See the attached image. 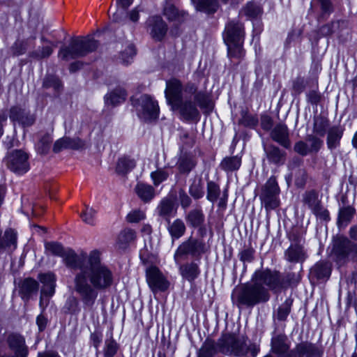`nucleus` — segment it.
I'll list each match as a JSON object with an SVG mask.
<instances>
[{
    "label": "nucleus",
    "instance_id": "f257e3e1",
    "mask_svg": "<svg viewBox=\"0 0 357 357\" xmlns=\"http://www.w3.org/2000/svg\"><path fill=\"white\" fill-rule=\"evenodd\" d=\"M75 269L79 270L74 278L75 290L85 303H93L97 290H105L114 283L112 270L102 261L98 250L81 255Z\"/></svg>",
    "mask_w": 357,
    "mask_h": 357
},
{
    "label": "nucleus",
    "instance_id": "f03ea898",
    "mask_svg": "<svg viewBox=\"0 0 357 357\" xmlns=\"http://www.w3.org/2000/svg\"><path fill=\"white\" fill-rule=\"evenodd\" d=\"M165 93L167 101L172 107L182 99L187 98L188 96H193V98L202 109H206L210 106V100L204 92L197 91V86L192 83L183 85L175 78L167 81Z\"/></svg>",
    "mask_w": 357,
    "mask_h": 357
},
{
    "label": "nucleus",
    "instance_id": "7ed1b4c3",
    "mask_svg": "<svg viewBox=\"0 0 357 357\" xmlns=\"http://www.w3.org/2000/svg\"><path fill=\"white\" fill-rule=\"evenodd\" d=\"M270 298V292L264 287L259 286L252 281L251 283L236 289L231 296L233 303L239 307L242 305L254 307L257 304L266 303Z\"/></svg>",
    "mask_w": 357,
    "mask_h": 357
},
{
    "label": "nucleus",
    "instance_id": "20e7f679",
    "mask_svg": "<svg viewBox=\"0 0 357 357\" xmlns=\"http://www.w3.org/2000/svg\"><path fill=\"white\" fill-rule=\"evenodd\" d=\"M217 344L220 351L236 356H245L250 354L252 357H256L260 350L259 344L248 342L247 337L229 333L222 335Z\"/></svg>",
    "mask_w": 357,
    "mask_h": 357
},
{
    "label": "nucleus",
    "instance_id": "39448f33",
    "mask_svg": "<svg viewBox=\"0 0 357 357\" xmlns=\"http://www.w3.org/2000/svg\"><path fill=\"white\" fill-rule=\"evenodd\" d=\"M349 236H339L333 243V253L341 264L357 261V225L350 227Z\"/></svg>",
    "mask_w": 357,
    "mask_h": 357
},
{
    "label": "nucleus",
    "instance_id": "423d86ee",
    "mask_svg": "<svg viewBox=\"0 0 357 357\" xmlns=\"http://www.w3.org/2000/svg\"><path fill=\"white\" fill-rule=\"evenodd\" d=\"M244 36V26L241 22L238 20H231L227 24L223 38L227 45L229 56L240 58L243 55L242 46Z\"/></svg>",
    "mask_w": 357,
    "mask_h": 357
},
{
    "label": "nucleus",
    "instance_id": "0eeeda50",
    "mask_svg": "<svg viewBox=\"0 0 357 357\" xmlns=\"http://www.w3.org/2000/svg\"><path fill=\"white\" fill-rule=\"evenodd\" d=\"M98 45L97 41L89 36L76 38L71 40L69 47H62L60 50L59 56L64 60L84 56L94 51Z\"/></svg>",
    "mask_w": 357,
    "mask_h": 357
},
{
    "label": "nucleus",
    "instance_id": "6e6552de",
    "mask_svg": "<svg viewBox=\"0 0 357 357\" xmlns=\"http://www.w3.org/2000/svg\"><path fill=\"white\" fill-rule=\"evenodd\" d=\"M251 281L264 287L268 292H279L284 289L283 275L277 270L268 268L257 270L253 273Z\"/></svg>",
    "mask_w": 357,
    "mask_h": 357
},
{
    "label": "nucleus",
    "instance_id": "1a4fd4ad",
    "mask_svg": "<svg viewBox=\"0 0 357 357\" xmlns=\"http://www.w3.org/2000/svg\"><path fill=\"white\" fill-rule=\"evenodd\" d=\"M134 106L139 112V115L145 121L155 120L158 117L159 107L158 102L148 95H142L132 100Z\"/></svg>",
    "mask_w": 357,
    "mask_h": 357
},
{
    "label": "nucleus",
    "instance_id": "9d476101",
    "mask_svg": "<svg viewBox=\"0 0 357 357\" xmlns=\"http://www.w3.org/2000/svg\"><path fill=\"white\" fill-rule=\"evenodd\" d=\"M205 252L204 243L198 239L190 238L183 242L174 253V260L176 264L187 258L188 255L193 257L200 256Z\"/></svg>",
    "mask_w": 357,
    "mask_h": 357
},
{
    "label": "nucleus",
    "instance_id": "9b49d317",
    "mask_svg": "<svg viewBox=\"0 0 357 357\" xmlns=\"http://www.w3.org/2000/svg\"><path fill=\"white\" fill-rule=\"evenodd\" d=\"M260 199L266 211L276 208L279 206L280 188L275 177L271 176L265 184Z\"/></svg>",
    "mask_w": 357,
    "mask_h": 357
},
{
    "label": "nucleus",
    "instance_id": "f8f14e48",
    "mask_svg": "<svg viewBox=\"0 0 357 357\" xmlns=\"http://www.w3.org/2000/svg\"><path fill=\"white\" fill-rule=\"evenodd\" d=\"M29 156L21 150H15L7 157V166L9 169L17 174H23L29 169Z\"/></svg>",
    "mask_w": 357,
    "mask_h": 357
},
{
    "label": "nucleus",
    "instance_id": "ddd939ff",
    "mask_svg": "<svg viewBox=\"0 0 357 357\" xmlns=\"http://www.w3.org/2000/svg\"><path fill=\"white\" fill-rule=\"evenodd\" d=\"M46 250L52 255L63 258L66 265L70 268H75L77 261L80 260L81 255H77L73 250H66L63 247L55 242H49L45 244Z\"/></svg>",
    "mask_w": 357,
    "mask_h": 357
},
{
    "label": "nucleus",
    "instance_id": "4468645a",
    "mask_svg": "<svg viewBox=\"0 0 357 357\" xmlns=\"http://www.w3.org/2000/svg\"><path fill=\"white\" fill-rule=\"evenodd\" d=\"M199 106L193 96H188L172 106L174 109L179 111L182 118L185 121H192L199 117V112L197 107Z\"/></svg>",
    "mask_w": 357,
    "mask_h": 357
},
{
    "label": "nucleus",
    "instance_id": "2eb2a0df",
    "mask_svg": "<svg viewBox=\"0 0 357 357\" xmlns=\"http://www.w3.org/2000/svg\"><path fill=\"white\" fill-rule=\"evenodd\" d=\"M147 283L153 292L165 291L169 287V282L159 270L155 266H151L146 271Z\"/></svg>",
    "mask_w": 357,
    "mask_h": 357
},
{
    "label": "nucleus",
    "instance_id": "dca6fc26",
    "mask_svg": "<svg viewBox=\"0 0 357 357\" xmlns=\"http://www.w3.org/2000/svg\"><path fill=\"white\" fill-rule=\"evenodd\" d=\"M323 351L319 347L305 341L296 344L288 357H321Z\"/></svg>",
    "mask_w": 357,
    "mask_h": 357
},
{
    "label": "nucleus",
    "instance_id": "f3484780",
    "mask_svg": "<svg viewBox=\"0 0 357 357\" xmlns=\"http://www.w3.org/2000/svg\"><path fill=\"white\" fill-rule=\"evenodd\" d=\"M38 279L43 284V287L41 289V296L40 300V305L41 306L43 305V298L45 296L50 297L54 295L55 292L56 278L53 273L48 272L46 273L40 274Z\"/></svg>",
    "mask_w": 357,
    "mask_h": 357
},
{
    "label": "nucleus",
    "instance_id": "a211bd4d",
    "mask_svg": "<svg viewBox=\"0 0 357 357\" xmlns=\"http://www.w3.org/2000/svg\"><path fill=\"white\" fill-rule=\"evenodd\" d=\"M178 206L171 197H165L157 206L158 214L162 217L166 221H169L171 218L174 217L177 213Z\"/></svg>",
    "mask_w": 357,
    "mask_h": 357
},
{
    "label": "nucleus",
    "instance_id": "6ab92c4d",
    "mask_svg": "<svg viewBox=\"0 0 357 357\" xmlns=\"http://www.w3.org/2000/svg\"><path fill=\"white\" fill-rule=\"evenodd\" d=\"M271 137L275 142L286 149L291 146L289 129L285 124L276 125L271 132Z\"/></svg>",
    "mask_w": 357,
    "mask_h": 357
},
{
    "label": "nucleus",
    "instance_id": "aec40b11",
    "mask_svg": "<svg viewBox=\"0 0 357 357\" xmlns=\"http://www.w3.org/2000/svg\"><path fill=\"white\" fill-rule=\"evenodd\" d=\"M148 24L151 27V34L157 40H161L165 36L167 27L165 22L159 16L151 17L148 20Z\"/></svg>",
    "mask_w": 357,
    "mask_h": 357
},
{
    "label": "nucleus",
    "instance_id": "412c9836",
    "mask_svg": "<svg viewBox=\"0 0 357 357\" xmlns=\"http://www.w3.org/2000/svg\"><path fill=\"white\" fill-rule=\"evenodd\" d=\"M38 282L31 278H25L19 284V294L22 299L28 301L33 294L37 293L38 290Z\"/></svg>",
    "mask_w": 357,
    "mask_h": 357
},
{
    "label": "nucleus",
    "instance_id": "4be33fe9",
    "mask_svg": "<svg viewBox=\"0 0 357 357\" xmlns=\"http://www.w3.org/2000/svg\"><path fill=\"white\" fill-rule=\"evenodd\" d=\"M343 133L344 128L340 126H334L328 129L326 144L329 149H335L340 146Z\"/></svg>",
    "mask_w": 357,
    "mask_h": 357
},
{
    "label": "nucleus",
    "instance_id": "5701e85b",
    "mask_svg": "<svg viewBox=\"0 0 357 357\" xmlns=\"http://www.w3.org/2000/svg\"><path fill=\"white\" fill-rule=\"evenodd\" d=\"M167 222L168 223L167 229L173 242L175 240L179 239L185 234L186 227L181 219L177 218L172 222L169 220Z\"/></svg>",
    "mask_w": 357,
    "mask_h": 357
},
{
    "label": "nucleus",
    "instance_id": "b1692460",
    "mask_svg": "<svg viewBox=\"0 0 357 357\" xmlns=\"http://www.w3.org/2000/svg\"><path fill=\"white\" fill-rule=\"evenodd\" d=\"M84 145V142L79 138L63 137L54 143L53 150L54 152H59L63 149H79L82 148Z\"/></svg>",
    "mask_w": 357,
    "mask_h": 357
},
{
    "label": "nucleus",
    "instance_id": "393cba45",
    "mask_svg": "<svg viewBox=\"0 0 357 357\" xmlns=\"http://www.w3.org/2000/svg\"><path fill=\"white\" fill-rule=\"evenodd\" d=\"M136 238V233L131 229H125L118 235L115 246L119 250H124Z\"/></svg>",
    "mask_w": 357,
    "mask_h": 357
},
{
    "label": "nucleus",
    "instance_id": "a878e982",
    "mask_svg": "<svg viewBox=\"0 0 357 357\" xmlns=\"http://www.w3.org/2000/svg\"><path fill=\"white\" fill-rule=\"evenodd\" d=\"M196 158L190 154H184L181 155L177 162V167L180 173L188 174L197 165Z\"/></svg>",
    "mask_w": 357,
    "mask_h": 357
},
{
    "label": "nucleus",
    "instance_id": "bb28decb",
    "mask_svg": "<svg viewBox=\"0 0 357 357\" xmlns=\"http://www.w3.org/2000/svg\"><path fill=\"white\" fill-rule=\"evenodd\" d=\"M179 271L182 277L189 282L194 281L200 274L199 265L195 262L181 265Z\"/></svg>",
    "mask_w": 357,
    "mask_h": 357
},
{
    "label": "nucleus",
    "instance_id": "cd10ccee",
    "mask_svg": "<svg viewBox=\"0 0 357 357\" xmlns=\"http://www.w3.org/2000/svg\"><path fill=\"white\" fill-rule=\"evenodd\" d=\"M268 160L274 164H283L285 160L286 153L274 145H269L264 147Z\"/></svg>",
    "mask_w": 357,
    "mask_h": 357
},
{
    "label": "nucleus",
    "instance_id": "c85d7f7f",
    "mask_svg": "<svg viewBox=\"0 0 357 357\" xmlns=\"http://www.w3.org/2000/svg\"><path fill=\"white\" fill-rule=\"evenodd\" d=\"M284 256L287 261L294 263L301 262L305 258V252L299 245H291L285 251Z\"/></svg>",
    "mask_w": 357,
    "mask_h": 357
},
{
    "label": "nucleus",
    "instance_id": "c756f323",
    "mask_svg": "<svg viewBox=\"0 0 357 357\" xmlns=\"http://www.w3.org/2000/svg\"><path fill=\"white\" fill-rule=\"evenodd\" d=\"M164 15L170 22L179 24L184 21L185 13L179 10L176 6L167 4L164 8Z\"/></svg>",
    "mask_w": 357,
    "mask_h": 357
},
{
    "label": "nucleus",
    "instance_id": "7c9ffc66",
    "mask_svg": "<svg viewBox=\"0 0 357 357\" xmlns=\"http://www.w3.org/2000/svg\"><path fill=\"white\" fill-rule=\"evenodd\" d=\"M135 190L138 197L144 202L151 201L155 196L154 188L149 184L138 183Z\"/></svg>",
    "mask_w": 357,
    "mask_h": 357
},
{
    "label": "nucleus",
    "instance_id": "2f4dec72",
    "mask_svg": "<svg viewBox=\"0 0 357 357\" xmlns=\"http://www.w3.org/2000/svg\"><path fill=\"white\" fill-rule=\"evenodd\" d=\"M126 97V91L121 87H118L106 96L105 101L107 104L115 106L123 102Z\"/></svg>",
    "mask_w": 357,
    "mask_h": 357
},
{
    "label": "nucleus",
    "instance_id": "473e14b6",
    "mask_svg": "<svg viewBox=\"0 0 357 357\" xmlns=\"http://www.w3.org/2000/svg\"><path fill=\"white\" fill-rule=\"evenodd\" d=\"M185 220L190 226L198 227L204 223V215L201 209H193L187 214Z\"/></svg>",
    "mask_w": 357,
    "mask_h": 357
},
{
    "label": "nucleus",
    "instance_id": "72a5a7b5",
    "mask_svg": "<svg viewBox=\"0 0 357 357\" xmlns=\"http://www.w3.org/2000/svg\"><path fill=\"white\" fill-rule=\"evenodd\" d=\"M197 10L214 13L218 9V0H192Z\"/></svg>",
    "mask_w": 357,
    "mask_h": 357
},
{
    "label": "nucleus",
    "instance_id": "f704fd0d",
    "mask_svg": "<svg viewBox=\"0 0 357 357\" xmlns=\"http://www.w3.org/2000/svg\"><path fill=\"white\" fill-rule=\"evenodd\" d=\"M329 126V120L321 115H319L314 119L313 132L314 133L323 137L325 135Z\"/></svg>",
    "mask_w": 357,
    "mask_h": 357
},
{
    "label": "nucleus",
    "instance_id": "c9c22d12",
    "mask_svg": "<svg viewBox=\"0 0 357 357\" xmlns=\"http://www.w3.org/2000/svg\"><path fill=\"white\" fill-rule=\"evenodd\" d=\"M136 165V162L133 159L123 157L118 160L116 165V171L119 174H126L131 171Z\"/></svg>",
    "mask_w": 357,
    "mask_h": 357
},
{
    "label": "nucleus",
    "instance_id": "e433bc0d",
    "mask_svg": "<svg viewBox=\"0 0 357 357\" xmlns=\"http://www.w3.org/2000/svg\"><path fill=\"white\" fill-rule=\"evenodd\" d=\"M292 301L289 299H287L284 302L279 306L277 312L275 314V317L278 321H285L291 312Z\"/></svg>",
    "mask_w": 357,
    "mask_h": 357
},
{
    "label": "nucleus",
    "instance_id": "4c0bfd02",
    "mask_svg": "<svg viewBox=\"0 0 357 357\" xmlns=\"http://www.w3.org/2000/svg\"><path fill=\"white\" fill-rule=\"evenodd\" d=\"M355 209L351 206H346L340 209L338 213V222L348 224L354 217Z\"/></svg>",
    "mask_w": 357,
    "mask_h": 357
},
{
    "label": "nucleus",
    "instance_id": "58836bf2",
    "mask_svg": "<svg viewBox=\"0 0 357 357\" xmlns=\"http://www.w3.org/2000/svg\"><path fill=\"white\" fill-rule=\"evenodd\" d=\"M241 164V158L237 156L225 158L221 165L226 171H234L238 169Z\"/></svg>",
    "mask_w": 357,
    "mask_h": 357
},
{
    "label": "nucleus",
    "instance_id": "ea45409f",
    "mask_svg": "<svg viewBox=\"0 0 357 357\" xmlns=\"http://www.w3.org/2000/svg\"><path fill=\"white\" fill-rule=\"evenodd\" d=\"M220 194L219 185L213 181L207 183V195L206 198L211 202H215Z\"/></svg>",
    "mask_w": 357,
    "mask_h": 357
},
{
    "label": "nucleus",
    "instance_id": "a19ab883",
    "mask_svg": "<svg viewBox=\"0 0 357 357\" xmlns=\"http://www.w3.org/2000/svg\"><path fill=\"white\" fill-rule=\"evenodd\" d=\"M216 346L218 344L215 345L212 341L206 342L199 350L198 357H212L217 351Z\"/></svg>",
    "mask_w": 357,
    "mask_h": 357
},
{
    "label": "nucleus",
    "instance_id": "79ce46f5",
    "mask_svg": "<svg viewBox=\"0 0 357 357\" xmlns=\"http://www.w3.org/2000/svg\"><path fill=\"white\" fill-rule=\"evenodd\" d=\"M118 349V344L112 337L106 339L104 347V354L106 357H113L116 354Z\"/></svg>",
    "mask_w": 357,
    "mask_h": 357
},
{
    "label": "nucleus",
    "instance_id": "37998d69",
    "mask_svg": "<svg viewBox=\"0 0 357 357\" xmlns=\"http://www.w3.org/2000/svg\"><path fill=\"white\" fill-rule=\"evenodd\" d=\"M189 193L195 199L202 198L204 196L203 184L201 179L195 181L189 188Z\"/></svg>",
    "mask_w": 357,
    "mask_h": 357
},
{
    "label": "nucleus",
    "instance_id": "c03bdc74",
    "mask_svg": "<svg viewBox=\"0 0 357 357\" xmlns=\"http://www.w3.org/2000/svg\"><path fill=\"white\" fill-rule=\"evenodd\" d=\"M303 202L312 210L321 201L318 198V194L314 190L306 192L303 197Z\"/></svg>",
    "mask_w": 357,
    "mask_h": 357
},
{
    "label": "nucleus",
    "instance_id": "a18cd8bd",
    "mask_svg": "<svg viewBox=\"0 0 357 357\" xmlns=\"http://www.w3.org/2000/svg\"><path fill=\"white\" fill-rule=\"evenodd\" d=\"M80 217L85 223L94 225L96 221V211L93 208L86 207L82 212Z\"/></svg>",
    "mask_w": 357,
    "mask_h": 357
},
{
    "label": "nucleus",
    "instance_id": "49530a36",
    "mask_svg": "<svg viewBox=\"0 0 357 357\" xmlns=\"http://www.w3.org/2000/svg\"><path fill=\"white\" fill-rule=\"evenodd\" d=\"M307 141L310 143L308 145L310 153H317L323 145V141L314 135H308Z\"/></svg>",
    "mask_w": 357,
    "mask_h": 357
},
{
    "label": "nucleus",
    "instance_id": "de8ad7c7",
    "mask_svg": "<svg viewBox=\"0 0 357 357\" xmlns=\"http://www.w3.org/2000/svg\"><path fill=\"white\" fill-rule=\"evenodd\" d=\"M260 13V8L252 3H248L242 10V13L250 18L257 17Z\"/></svg>",
    "mask_w": 357,
    "mask_h": 357
},
{
    "label": "nucleus",
    "instance_id": "09e8293b",
    "mask_svg": "<svg viewBox=\"0 0 357 357\" xmlns=\"http://www.w3.org/2000/svg\"><path fill=\"white\" fill-rule=\"evenodd\" d=\"M145 218L146 214L144 211L139 209H135L130 211L127 215L126 219L129 222L135 223L145 219Z\"/></svg>",
    "mask_w": 357,
    "mask_h": 357
},
{
    "label": "nucleus",
    "instance_id": "8fccbe9b",
    "mask_svg": "<svg viewBox=\"0 0 357 357\" xmlns=\"http://www.w3.org/2000/svg\"><path fill=\"white\" fill-rule=\"evenodd\" d=\"M151 177L153 184L158 186L167 178L168 174L162 169H158L151 174Z\"/></svg>",
    "mask_w": 357,
    "mask_h": 357
},
{
    "label": "nucleus",
    "instance_id": "3c124183",
    "mask_svg": "<svg viewBox=\"0 0 357 357\" xmlns=\"http://www.w3.org/2000/svg\"><path fill=\"white\" fill-rule=\"evenodd\" d=\"M284 279V289H286L288 286L297 285L300 282V277L295 273H288L286 275H283Z\"/></svg>",
    "mask_w": 357,
    "mask_h": 357
},
{
    "label": "nucleus",
    "instance_id": "603ef678",
    "mask_svg": "<svg viewBox=\"0 0 357 357\" xmlns=\"http://www.w3.org/2000/svg\"><path fill=\"white\" fill-rule=\"evenodd\" d=\"M311 211L319 218L324 220H329V212L321 205V202H319Z\"/></svg>",
    "mask_w": 357,
    "mask_h": 357
},
{
    "label": "nucleus",
    "instance_id": "864d4df0",
    "mask_svg": "<svg viewBox=\"0 0 357 357\" xmlns=\"http://www.w3.org/2000/svg\"><path fill=\"white\" fill-rule=\"evenodd\" d=\"M135 54V50L133 45H129L127 48L121 54V58L123 62L126 64H128L130 60Z\"/></svg>",
    "mask_w": 357,
    "mask_h": 357
},
{
    "label": "nucleus",
    "instance_id": "5fc2aeb1",
    "mask_svg": "<svg viewBox=\"0 0 357 357\" xmlns=\"http://www.w3.org/2000/svg\"><path fill=\"white\" fill-rule=\"evenodd\" d=\"M25 112L24 109L18 107H13L10 109V119L12 121L19 122L20 120H23V116Z\"/></svg>",
    "mask_w": 357,
    "mask_h": 357
},
{
    "label": "nucleus",
    "instance_id": "6e6d98bb",
    "mask_svg": "<svg viewBox=\"0 0 357 357\" xmlns=\"http://www.w3.org/2000/svg\"><path fill=\"white\" fill-rule=\"evenodd\" d=\"M294 151L300 155H306L310 153L309 147L306 142H297L294 145Z\"/></svg>",
    "mask_w": 357,
    "mask_h": 357
},
{
    "label": "nucleus",
    "instance_id": "4d7b16f0",
    "mask_svg": "<svg viewBox=\"0 0 357 357\" xmlns=\"http://www.w3.org/2000/svg\"><path fill=\"white\" fill-rule=\"evenodd\" d=\"M178 199L181 205V207L184 209L189 207L192 203L190 197L183 190H181L178 192Z\"/></svg>",
    "mask_w": 357,
    "mask_h": 357
},
{
    "label": "nucleus",
    "instance_id": "13d9d810",
    "mask_svg": "<svg viewBox=\"0 0 357 357\" xmlns=\"http://www.w3.org/2000/svg\"><path fill=\"white\" fill-rule=\"evenodd\" d=\"M255 251L252 249H245L241 252L240 259L243 261L251 262L254 259Z\"/></svg>",
    "mask_w": 357,
    "mask_h": 357
},
{
    "label": "nucleus",
    "instance_id": "bf43d9fd",
    "mask_svg": "<svg viewBox=\"0 0 357 357\" xmlns=\"http://www.w3.org/2000/svg\"><path fill=\"white\" fill-rule=\"evenodd\" d=\"M261 126L265 130H270L273 126V120L268 115H263L261 117Z\"/></svg>",
    "mask_w": 357,
    "mask_h": 357
},
{
    "label": "nucleus",
    "instance_id": "052dcab7",
    "mask_svg": "<svg viewBox=\"0 0 357 357\" xmlns=\"http://www.w3.org/2000/svg\"><path fill=\"white\" fill-rule=\"evenodd\" d=\"M46 87L53 86L56 90H59L61 86L59 80L54 77H48L44 82Z\"/></svg>",
    "mask_w": 357,
    "mask_h": 357
},
{
    "label": "nucleus",
    "instance_id": "680f3d73",
    "mask_svg": "<svg viewBox=\"0 0 357 357\" xmlns=\"http://www.w3.org/2000/svg\"><path fill=\"white\" fill-rule=\"evenodd\" d=\"M298 176L295 180V183L298 187H303L307 179V174L305 169L298 170Z\"/></svg>",
    "mask_w": 357,
    "mask_h": 357
},
{
    "label": "nucleus",
    "instance_id": "e2e57ef3",
    "mask_svg": "<svg viewBox=\"0 0 357 357\" xmlns=\"http://www.w3.org/2000/svg\"><path fill=\"white\" fill-rule=\"evenodd\" d=\"M321 5L322 11L325 13L332 12L333 6L330 0H318Z\"/></svg>",
    "mask_w": 357,
    "mask_h": 357
},
{
    "label": "nucleus",
    "instance_id": "0e129e2a",
    "mask_svg": "<svg viewBox=\"0 0 357 357\" xmlns=\"http://www.w3.org/2000/svg\"><path fill=\"white\" fill-rule=\"evenodd\" d=\"M67 305L71 314H76L78 311V302L75 298H70L68 301Z\"/></svg>",
    "mask_w": 357,
    "mask_h": 357
},
{
    "label": "nucleus",
    "instance_id": "69168bd1",
    "mask_svg": "<svg viewBox=\"0 0 357 357\" xmlns=\"http://www.w3.org/2000/svg\"><path fill=\"white\" fill-rule=\"evenodd\" d=\"M309 100L312 104H317L321 99L319 93L316 91H311L308 95Z\"/></svg>",
    "mask_w": 357,
    "mask_h": 357
},
{
    "label": "nucleus",
    "instance_id": "338daca9",
    "mask_svg": "<svg viewBox=\"0 0 357 357\" xmlns=\"http://www.w3.org/2000/svg\"><path fill=\"white\" fill-rule=\"evenodd\" d=\"M34 120L35 119L33 116L29 115L25 112L23 116V120H20L19 122L24 126H29L33 123Z\"/></svg>",
    "mask_w": 357,
    "mask_h": 357
},
{
    "label": "nucleus",
    "instance_id": "774afa93",
    "mask_svg": "<svg viewBox=\"0 0 357 357\" xmlns=\"http://www.w3.org/2000/svg\"><path fill=\"white\" fill-rule=\"evenodd\" d=\"M47 322V319L43 314H40L37 317L36 324L39 328L40 331H42L45 328Z\"/></svg>",
    "mask_w": 357,
    "mask_h": 357
}]
</instances>
